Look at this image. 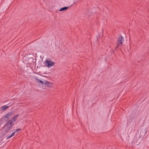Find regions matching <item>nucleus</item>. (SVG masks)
I'll list each match as a JSON object with an SVG mask.
<instances>
[{
	"mask_svg": "<svg viewBox=\"0 0 149 149\" xmlns=\"http://www.w3.org/2000/svg\"><path fill=\"white\" fill-rule=\"evenodd\" d=\"M124 42V38L121 35H120V36L119 38L118 39L117 42L118 43L117 46L115 47V49H116L120 45H122L123 42Z\"/></svg>",
	"mask_w": 149,
	"mask_h": 149,
	"instance_id": "nucleus-1",
	"label": "nucleus"
},
{
	"mask_svg": "<svg viewBox=\"0 0 149 149\" xmlns=\"http://www.w3.org/2000/svg\"><path fill=\"white\" fill-rule=\"evenodd\" d=\"M54 62H52L51 60H46L45 62V64L46 67L49 68L52 67L54 64Z\"/></svg>",
	"mask_w": 149,
	"mask_h": 149,
	"instance_id": "nucleus-2",
	"label": "nucleus"
},
{
	"mask_svg": "<svg viewBox=\"0 0 149 149\" xmlns=\"http://www.w3.org/2000/svg\"><path fill=\"white\" fill-rule=\"evenodd\" d=\"M13 112L11 111V112H9L6 113L5 115L3 116L2 118H1L2 119L3 118H10L11 116L13 114Z\"/></svg>",
	"mask_w": 149,
	"mask_h": 149,
	"instance_id": "nucleus-3",
	"label": "nucleus"
},
{
	"mask_svg": "<svg viewBox=\"0 0 149 149\" xmlns=\"http://www.w3.org/2000/svg\"><path fill=\"white\" fill-rule=\"evenodd\" d=\"M44 84H45L46 86L49 87H50L52 84V83L48 82L46 80H45V82H44Z\"/></svg>",
	"mask_w": 149,
	"mask_h": 149,
	"instance_id": "nucleus-4",
	"label": "nucleus"
},
{
	"mask_svg": "<svg viewBox=\"0 0 149 149\" xmlns=\"http://www.w3.org/2000/svg\"><path fill=\"white\" fill-rule=\"evenodd\" d=\"M19 116V115L18 114L15 115L13 116L11 118L10 120L11 121H12L13 122L15 121L16 120V118Z\"/></svg>",
	"mask_w": 149,
	"mask_h": 149,
	"instance_id": "nucleus-5",
	"label": "nucleus"
},
{
	"mask_svg": "<svg viewBox=\"0 0 149 149\" xmlns=\"http://www.w3.org/2000/svg\"><path fill=\"white\" fill-rule=\"evenodd\" d=\"M10 106V105L7 106L6 105H4L2 106L1 108V110L3 111L7 109Z\"/></svg>",
	"mask_w": 149,
	"mask_h": 149,
	"instance_id": "nucleus-6",
	"label": "nucleus"
},
{
	"mask_svg": "<svg viewBox=\"0 0 149 149\" xmlns=\"http://www.w3.org/2000/svg\"><path fill=\"white\" fill-rule=\"evenodd\" d=\"M69 8V7H65L61 8L59 10L60 11H62L67 10Z\"/></svg>",
	"mask_w": 149,
	"mask_h": 149,
	"instance_id": "nucleus-7",
	"label": "nucleus"
},
{
	"mask_svg": "<svg viewBox=\"0 0 149 149\" xmlns=\"http://www.w3.org/2000/svg\"><path fill=\"white\" fill-rule=\"evenodd\" d=\"M36 80L37 81L39 82L41 84H44V82L42 81L41 80H40V79H39L38 78H36Z\"/></svg>",
	"mask_w": 149,
	"mask_h": 149,
	"instance_id": "nucleus-8",
	"label": "nucleus"
},
{
	"mask_svg": "<svg viewBox=\"0 0 149 149\" xmlns=\"http://www.w3.org/2000/svg\"><path fill=\"white\" fill-rule=\"evenodd\" d=\"M11 129V126L8 127V128L7 127V128L5 130V132L6 133L8 132Z\"/></svg>",
	"mask_w": 149,
	"mask_h": 149,
	"instance_id": "nucleus-9",
	"label": "nucleus"
},
{
	"mask_svg": "<svg viewBox=\"0 0 149 149\" xmlns=\"http://www.w3.org/2000/svg\"><path fill=\"white\" fill-rule=\"evenodd\" d=\"M8 122L9 123L10 126H11V128L13 126L14 124H13V122L10 120H9Z\"/></svg>",
	"mask_w": 149,
	"mask_h": 149,
	"instance_id": "nucleus-10",
	"label": "nucleus"
},
{
	"mask_svg": "<svg viewBox=\"0 0 149 149\" xmlns=\"http://www.w3.org/2000/svg\"><path fill=\"white\" fill-rule=\"evenodd\" d=\"M9 123L8 122L6 123V124L4 126V127H7L8 128V127H10Z\"/></svg>",
	"mask_w": 149,
	"mask_h": 149,
	"instance_id": "nucleus-11",
	"label": "nucleus"
},
{
	"mask_svg": "<svg viewBox=\"0 0 149 149\" xmlns=\"http://www.w3.org/2000/svg\"><path fill=\"white\" fill-rule=\"evenodd\" d=\"M15 132H13L11 134V135L12 137L15 134Z\"/></svg>",
	"mask_w": 149,
	"mask_h": 149,
	"instance_id": "nucleus-12",
	"label": "nucleus"
},
{
	"mask_svg": "<svg viewBox=\"0 0 149 149\" xmlns=\"http://www.w3.org/2000/svg\"><path fill=\"white\" fill-rule=\"evenodd\" d=\"M15 132H13L11 134V135L12 137L15 134Z\"/></svg>",
	"mask_w": 149,
	"mask_h": 149,
	"instance_id": "nucleus-13",
	"label": "nucleus"
},
{
	"mask_svg": "<svg viewBox=\"0 0 149 149\" xmlns=\"http://www.w3.org/2000/svg\"><path fill=\"white\" fill-rule=\"evenodd\" d=\"M8 136L6 138V139H8L10 138V137H12L11 136V135H8Z\"/></svg>",
	"mask_w": 149,
	"mask_h": 149,
	"instance_id": "nucleus-14",
	"label": "nucleus"
},
{
	"mask_svg": "<svg viewBox=\"0 0 149 149\" xmlns=\"http://www.w3.org/2000/svg\"><path fill=\"white\" fill-rule=\"evenodd\" d=\"M21 130V129H16L15 130V132H18V131H19V130Z\"/></svg>",
	"mask_w": 149,
	"mask_h": 149,
	"instance_id": "nucleus-15",
	"label": "nucleus"
},
{
	"mask_svg": "<svg viewBox=\"0 0 149 149\" xmlns=\"http://www.w3.org/2000/svg\"><path fill=\"white\" fill-rule=\"evenodd\" d=\"M116 50V49H114V50Z\"/></svg>",
	"mask_w": 149,
	"mask_h": 149,
	"instance_id": "nucleus-16",
	"label": "nucleus"
}]
</instances>
